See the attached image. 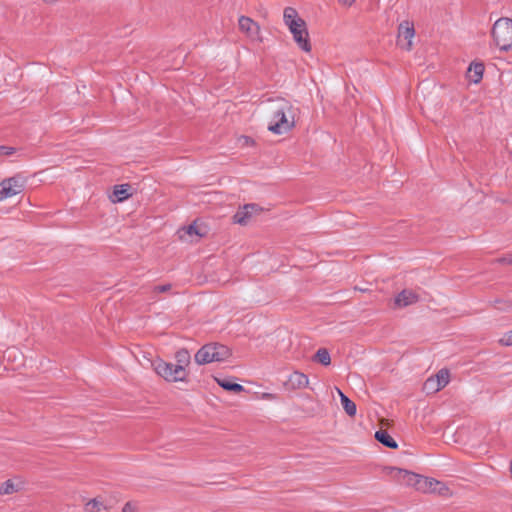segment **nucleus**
Masks as SVG:
<instances>
[{
    "label": "nucleus",
    "mask_w": 512,
    "mask_h": 512,
    "mask_svg": "<svg viewBox=\"0 0 512 512\" xmlns=\"http://www.w3.org/2000/svg\"><path fill=\"white\" fill-rule=\"evenodd\" d=\"M495 44L504 51L512 48V20L509 18L498 19L492 29Z\"/></svg>",
    "instance_id": "5"
},
{
    "label": "nucleus",
    "mask_w": 512,
    "mask_h": 512,
    "mask_svg": "<svg viewBox=\"0 0 512 512\" xmlns=\"http://www.w3.org/2000/svg\"><path fill=\"white\" fill-rule=\"evenodd\" d=\"M25 179L21 175H15L0 182V202L14 197L23 192Z\"/></svg>",
    "instance_id": "7"
},
{
    "label": "nucleus",
    "mask_w": 512,
    "mask_h": 512,
    "mask_svg": "<svg viewBox=\"0 0 512 512\" xmlns=\"http://www.w3.org/2000/svg\"><path fill=\"white\" fill-rule=\"evenodd\" d=\"M262 397H263L264 399L272 400V399H274V398H275V395H274V394H271V393H264V394L262 395Z\"/></svg>",
    "instance_id": "29"
},
{
    "label": "nucleus",
    "mask_w": 512,
    "mask_h": 512,
    "mask_svg": "<svg viewBox=\"0 0 512 512\" xmlns=\"http://www.w3.org/2000/svg\"><path fill=\"white\" fill-rule=\"evenodd\" d=\"M338 395L340 396L341 404L343 409L349 416L356 414V405L351 401L339 388H336Z\"/></svg>",
    "instance_id": "19"
},
{
    "label": "nucleus",
    "mask_w": 512,
    "mask_h": 512,
    "mask_svg": "<svg viewBox=\"0 0 512 512\" xmlns=\"http://www.w3.org/2000/svg\"><path fill=\"white\" fill-rule=\"evenodd\" d=\"M239 30L246 34L252 41H262L261 29L257 22L247 16H241L238 20Z\"/></svg>",
    "instance_id": "11"
},
{
    "label": "nucleus",
    "mask_w": 512,
    "mask_h": 512,
    "mask_svg": "<svg viewBox=\"0 0 512 512\" xmlns=\"http://www.w3.org/2000/svg\"><path fill=\"white\" fill-rule=\"evenodd\" d=\"M315 359L324 366H328L331 363V357L327 349L320 348L315 354Z\"/></svg>",
    "instance_id": "24"
},
{
    "label": "nucleus",
    "mask_w": 512,
    "mask_h": 512,
    "mask_svg": "<svg viewBox=\"0 0 512 512\" xmlns=\"http://www.w3.org/2000/svg\"><path fill=\"white\" fill-rule=\"evenodd\" d=\"M175 365L178 366V368L182 369V371H188V366L191 363V356L188 350L186 349H180L175 353Z\"/></svg>",
    "instance_id": "15"
},
{
    "label": "nucleus",
    "mask_w": 512,
    "mask_h": 512,
    "mask_svg": "<svg viewBox=\"0 0 512 512\" xmlns=\"http://www.w3.org/2000/svg\"><path fill=\"white\" fill-rule=\"evenodd\" d=\"M216 382L218 383V385L220 387H222L223 389L227 390V391H232V392H236V393H239V392H242L244 390V387L240 384H237V383H232L226 379H218L216 378Z\"/></svg>",
    "instance_id": "20"
},
{
    "label": "nucleus",
    "mask_w": 512,
    "mask_h": 512,
    "mask_svg": "<svg viewBox=\"0 0 512 512\" xmlns=\"http://www.w3.org/2000/svg\"><path fill=\"white\" fill-rule=\"evenodd\" d=\"M43 1L46 2V3H54V2H56V0H43Z\"/></svg>",
    "instance_id": "33"
},
{
    "label": "nucleus",
    "mask_w": 512,
    "mask_h": 512,
    "mask_svg": "<svg viewBox=\"0 0 512 512\" xmlns=\"http://www.w3.org/2000/svg\"><path fill=\"white\" fill-rule=\"evenodd\" d=\"M342 4L344 5H347V6H351L355 0H339Z\"/></svg>",
    "instance_id": "30"
},
{
    "label": "nucleus",
    "mask_w": 512,
    "mask_h": 512,
    "mask_svg": "<svg viewBox=\"0 0 512 512\" xmlns=\"http://www.w3.org/2000/svg\"><path fill=\"white\" fill-rule=\"evenodd\" d=\"M151 366L154 372L167 382H188L189 371H182L174 363L156 359L152 361Z\"/></svg>",
    "instance_id": "3"
},
{
    "label": "nucleus",
    "mask_w": 512,
    "mask_h": 512,
    "mask_svg": "<svg viewBox=\"0 0 512 512\" xmlns=\"http://www.w3.org/2000/svg\"><path fill=\"white\" fill-rule=\"evenodd\" d=\"M267 129L276 135L290 132L296 125L300 109L285 98L269 99L265 104Z\"/></svg>",
    "instance_id": "1"
},
{
    "label": "nucleus",
    "mask_w": 512,
    "mask_h": 512,
    "mask_svg": "<svg viewBox=\"0 0 512 512\" xmlns=\"http://www.w3.org/2000/svg\"><path fill=\"white\" fill-rule=\"evenodd\" d=\"M484 66L481 63L471 64L468 68V78L473 83H478L482 79Z\"/></svg>",
    "instance_id": "17"
},
{
    "label": "nucleus",
    "mask_w": 512,
    "mask_h": 512,
    "mask_svg": "<svg viewBox=\"0 0 512 512\" xmlns=\"http://www.w3.org/2000/svg\"><path fill=\"white\" fill-rule=\"evenodd\" d=\"M499 343L502 346H512V330L504 333L499 339Z\"/></svg>",
    "instance_id": "25"
},
{
    "label": "nucleus",
    "mask_w": 512,
    "mask_h": 512,
    "mask_svg": "<svg viewBox=\"0 0 512 512\" xmlns=\"http://www.w3.org/2000/svg\"><path fill=\"white\" fill-rule=\"evenodd\" d=\"M170 289H171L170 284L158 285V286L154 287L153 292L154 293H165V292H168Z\"/></svg>",
    "instance_id": "27"
},
{
    "label": "nucleus",
    "mask_w": 512,
    "mask_h": 512,
    "mask_svg": "<svg viewBox=\"0 0 512 512\" xmlns=\"http://www.w3.org/2000/svg\"><path fill=\"white\" fill-rule=\"evenodd\" d=\"M418 301V295L412 290H403L395 297V306L398 308L407 307Z\"/></svg>",
    "instance_id": "14"
},
{
    "label": "nucleus",
    "mask_w": 512,
    "mask_h": 512,
    "mask_svg": "<svg viewBox=\"0 0 512 512\" xmlns=\"http://www.w3.org/2000/svg\"><path fill=\"white\" fill-rule=\"evenodd\" d=\"M137 511H138L137 505L132 502H127L122 508V512H137Z\"/></svg>",
    "instance_id": "26"
},
{
    "label": "nucleus",
    "mask_w": 512,
    "mask_h": 512,
    "mask_svg": "<svg viewBox=\"0 0 512 512\" xmlns=\"http://www.w3.org/2000/svg\"><path fill=\"white\" fill-rule=\"evenodd\" d=\"M15 353H16V351H14V350L8 351L7 357L10 358L12 356V354H15Z\"/></svg>",
    "instance_id": "31"
},
{
    "label": "nucleus",
    "mask_w": 512,
    "mask_h": 512,
    "mask_svg": "<svg viewBox=\"0 0 512 512\" xmlns=\"http://www.w3.org/2000/svg\"><path fill=\"white\" fill-rule=\"evenodd\" d=\"M375 438L384 446L388 448L395 449L397 448L396 441L391 437V435L386 430H379L375 433Z\"/></svg>",
    "instance_id": "18"
},
{
    "label": "nucleus",
    "mask_w": 512,
    "mask_h": 512,
    "mask_svg": "<svg viewBox=\"0 0 512 512\" xmlns=\"http://www.w3.org/2000/svg\"><path fill=\"white\" fill-rule=\"evenodd\" d=\"M231 355L227 346L211 343L204 345L195 354V361L199 365H204L212 362H221L229 358Z\"/></svg>",
    "instance_id": "4"
},
{
    "label": "nucleus",
    "mask_w": 512,
    "mask_h": 512,
    "mask_svg": "<svg viewBox=\"0 0 512 512\" xmlns=\"http://www.w3.org/2000/svg\"><path fill=\"white\" fill-rule=\"evenodd\" d=\"M262 211V208L257 204H246L243 207L239 208V210L233 216L234 222L240 225H247L253 216L259 214Z\"/></svg>",
    "instance_id": "12"
},
{
    "label": "nucleus",
    "mask_w": 512,
    "mask_h": 512,
    "mask_svg": "<svg viewBox=\"0 0 512 512\" xmlns=\"http://www.w3.org/2000/svg\"><path fill=\"white\" fill-rule=\"evenodd\" d=\"M417 491L425 494H437L442 497L452 496V491L444 482L432 477L421 476Z\"/></svg>",
    "instance_id": "8"
},
{
    "label": "nucleus",
    "mask_w": 512,
    "mask_h": 512,
    "mask_svg": "<svg viewBox=\"0 0 512 512\" xmlns=\"http://www.w3.org/2000/svg\"><path fill=\"white\" fill-rule=\"evenodd\" d=\"M103 509H105L104 503L99 498L89 500L84 506L85 512H100Z\"/></svg>",
    "instance_id": "21"
},
{
    "label": "nucleus",
    "mask_w": 512,
    "mask_h": 512,
    "mask_svg": "<svg viewBox=\"0 0 512 512\" xmlns=\"http://www.w3.org/2000/svg\"><path fill=\"white\" fill-rule=\"evenodd\" d=\"M415 36L414 26L409 21H403L398 27L397 45L406 51L413 47V38Z\"/></svg>",
    "instance_id": "9"
},
{
    "label": "nucleus",
    "mask_w": 512,
    "mask_h": 512,
    "mask_svg": "<svg viewBox=\"0 0 512 512\" xmlns=\"http://www.w3.org/2000/svg\"><path fill=\"white\" fill-rule=\"evenodd\" d=\"M179 233H180V238L183 240L187 239L186 236L192 237L195 235L197 237H201L203 235L202 232L200 231L199 227L196 224L189 225L188 227L179 231Z\"/></svg>",
    "instance_id": "22"
},
{
    "label": "nucleus",
    "mask_w": 512,
    "mask_h": 512,
    "mask_svg": "<svg viewBox=\"0 0 512 512\" xmlns=\"http://www.w3.org/2000/svg\"><path fill=\"white\" fill-rule=\"evenodd\" d=\"M501 261H502V262H506V263H508V264H512V259H509V260H505V259H503V260H501Z\"/></svg>",
    "instance_id": "32"
},
{
    "label": "nucleus",
    "mask_w": 512,
    "mask_h": 512,
    "mask_svg": "<svg viewBox=\"0 0 512 512\" xmlns=\"http://www.w3.org/2000/svg\"><path fill=\"white\" fill-rule=\"evenodd\" d=\"M384 473L399 485L413 487L418 490L422 475L398 467L387 466Z\"/></svg>",
    "instance_id": "6"
},
{
    "label": "nucleus",
    "mask_w": 512,
    "mask_h": 512,
    "mask_svg": "<svg viewBox=\"0 0 512 512\" xmlns=\"http://www.w3.org/2000/svg\"><path fill=\"white\" fill-rule=\"evenodd\" d=\"M0 152H1V154H4V155H11L14 152V149L11 147L2 146V147H0Z\"/></svg>",
    "instance_id": "28"
},
{
    "label": "nucleus",
    "mask_w": 512,
    "mask_h": 512,
    "mask_svg": "<svg viewBox=\"0 0 512 512\" xmlns=\"http://www.w3.org/2000/svg\"><path fill=\"white\" fill-rule=\"evenodd\" d=\"M283 21L293 35L298 47L304 52L311 51V43L305 21L299 16L296 9L286 7L283 12Z\"/></svg>",
    "instance_id": "2"
},
{
    "label": "nucleus",
    "mask_w": 512,
    "mask_h": 512,
    "mask_svg": "<svg viewBox=\"0 0 512 512\" xmlns=\"http://www.w3.org/2000/svg\"><path fill=\"white\" fill-rule=\"evenodd\" d=\"M130 188L128 184L116 185L113 190L112 202L116 203L126 200L131 195Z\"/></svg>",
    "instance_id": "16"
},
{
    "label": "nucleus",
    "mask_w": 512,
    "mask_h": 512,
    "mask_svg": "<svg viewBox=\"0 0 512 512\" xmlns=\"http://www.w3.org/2000/svg\"><path fill=\"white\" fill-rule=\"evenodd\" d=\"M450 381V373L447 369H441L435 376L429 377L424 383V390L428 394H433L441 389H443L446 385H448Z\"/></svg>",
    "instance_id": "10"
},
{
    "label": "nucleus",
    "mask_w": 512,
    "mask_h": 512,
    "mask_svg": "<svg viewBox=\"0 0 512 512\" xmlns=\"http://www.w3.org/2000/svg\"><path fill=\"white\" fill-rule=\"evenodd\" d=\"M309 385V378L302 372L294 371L291 373L284 383V386L287 390L295 391L299 389H304Z\"/></svg>",
    "instance_id": "13"
},
{
    "label": "nucleus",
    "mask_w": 512,
    "mask_h": 512,
    "mask_svg": "<svg viewBox=\"0 0 512 512\" xmlns=\"http://www.w3.org/2000/svg\"><path fill=\"white\" fill-rule=\"evenodd\" d=\"M19 486L12 480H7L0 485V495H10L19 491Z\"/></svg>",
    "instance_id": "23"
}]
</instances>
